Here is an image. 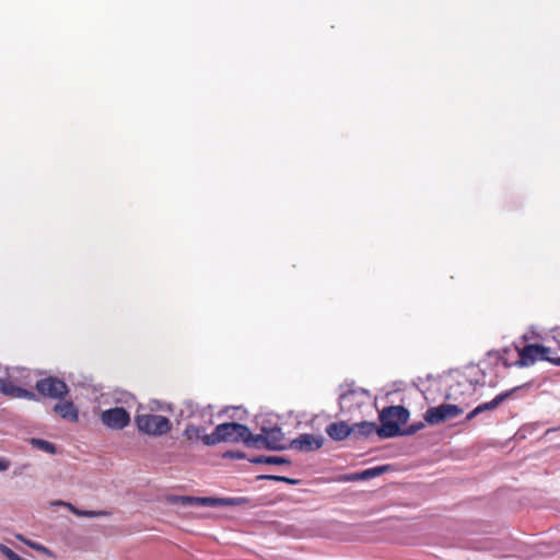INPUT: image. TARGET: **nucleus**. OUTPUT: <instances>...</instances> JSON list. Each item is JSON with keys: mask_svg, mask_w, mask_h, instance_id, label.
I'll return each mask as SVG.
<instances>
[{"mask_svg": "<svg viewBox=\"0 0 560 560\" xmlns=\"http://www.w3.org/2000/svg\"><path fill=\"white\" fill-rule=\"evenodd\" d=\"M282 440L283 433L278 427L262 428L260 434H254L247 428V447L282 451L287 448Z\"/></svg>", "mask_w": 560, "mask_h": 560, "instance_id": "obj_1", "label": "nucleus"}, {"mask_svg": "<svg viewBox=\"0 0 560 560\" xmlns=\"http://www.w3.org/2000/svg\"><path fill=\"white\" fill-rule=\"evenodd\" d=\"M135 423L140 432L152 436H161L172 430L171 420L167 417L161 415H136Z\"/></svg>", "mask_w": 560, "mask_h": 560, "instance_id": "obj_2", "label": "nucleus"}, {"mask_svg": "<svg viewBox=\"0 0 560 560\" xmlns=\"http://www.w3.org/2000/svg\"><path fill=\"white\" fill-rule=\"evenodd\" d=\"M245 436V425L236 422H226L217 425L211 434H205L202 442L206 445H215L220 442H236Z\"/></svg>", "mask_w": 560, "mask_h": 560, "instance_id": "obj_3", "label": "nucleus"}, {"mask_svg": "<svg viewBox=\"0 0 560 560\" xmlns=\"http://www.w3.org/2000/svg\"><path fill=\"white\" fill-rule=\"evenodd\" d=\"M538 360L552 363L555 357H551V349L549 347L530 343L518 349V360L515 362V365L520 368L530 366Z\"/></svg>", "mask_w": 560, "mask_h": 560, "instance_id": "obj_4", "label": "nucleus"}, {"mask_svg": "<svg viewBox=\"0 0 560 560\" xmlns=\"http://www.w3.org/2000/svg\"><path fill=\"white\" fill-rule=\"evenodd\" d=\"M464 412L457 405L442 404L438 407L429 408L424 413V420L429 424H439L448 419H453Z\"/></svg>", "mask_w": 560, "mask_h": 560, "instance_id": "obj_5", "label": "nucleus"}, {"mask_svg": "<svg viewBox=\"0 0 560 560\" xmlns=\"http://www.w3.org/2000/svg\"><path fill=\"white\" fill-rule=\"evenodd\" d=\"M35 387L40 395L55 399L62 398L69 393L68 385L54 376L37 381Z\"/></svg>", "mask_w": 560, "mask_h": 560, "instance_id": "obj_6", "label": "nucleus"}, {"mask_svg": "<svg viewBox=\"0 0 560 560\" xmlns=\"http://www.w3.org/2000/svg\"><path fill=\"white\" fill-rule=\"evenodd\" d=\"M100 419L103 424L113 430H121L130 423V415L122 407H114L102 411Z\"/></svg>", "mask_w": 560, "mask_h": 560, "instance_id": "obj_7", "label": "nucleus"}, {"mask_svg": "<svg viewBox=\"0 0 560 560\" xmlns=\"http://www.w3.org/2000/svg\"><path fill=\"white\" fill-rule=\"evenodd\" d=\"M424 428V423L421 421L415 422L409 427L401 429L397 422H385L383 427L377 430L380 439H390L396 436H409L413 435L418 431Z\"/></svg>", "mask_w": 560, "mask_h": 560, "instance_id": "obj_8", "label": "nucleus"}, {"mask_svg": "<svg viewBox=\"0 0 560 560\" xmlns=\"http://www.w3.org/2000/svg\"><path fill=\"white\" fill-rule=\"evenodd\" d=\"M410 412L405 406H388L380 412V421L383 427L385 422H397L399 427L407 423Z\"/></svg>", "mask_w": 560, "mask_h": 560, "instance_id": "obj_9", "label": "nucleus"}, {"mask_svg": "<svg viewBox=\"0 0 560 560\" xmlns=\"http://www.w3.org/2000/svg\"><path fill=\"white\" fill-rule=\"evenodd\" d=\"M324 444V438L323 436H315L310 433H304L299 435L298 438L293 439L290 442L289 447L292 450H296L300 452H312L319 450Z\"/></svg>", "mask_w": 560, "mask_h": 560, "instance_id": "obj_10", "label": "nucleus"}, {"mask_svg": "<svg viewBox=\"0 0 560 560\" xmlns=\"http://www.w3.org/2000/svg\"><path fill=\"white\" fill-rule=\"evenodd\" d=\"M390 470H392L390 465L376 466V467L368 468L362 471L342 475L339 477V481L352 482V481L369 480V479L376 478V477H378L385 472H388Z\"/></svg>", "mask_w": 560, "mask_h": 560, "instance_id": "obj_11", "label": "nucleus"}, {"mask_svg": "<svg viewBox=\"0 0 560 560\" xmlns=\"http://www.w3.org/2000/svg\"><path fill=\"white\" fill-rule=\"evenodd\" d=\"M0 392L12 398L36 399V395L32 390L15 386L9 378L0 377Z\"/></svg>", "mask_w": 560, "mask_h": 560, "instance_id": "obj_12", "label": "nucleus"}, {"mask_svg": "<svg viewBox=\"0 0 560 560\" xmlns=\"http://www.w3.org/2000/svg\"><path fill=\"white\" fill-rule=\"evenodd\" d=\"M325 431L332 441L340 442L351 436L354 428L346 421H337L328 424Z\"/></svg>", "mask_w": 560, "mask_h": 560, "instance_id": "obj_13", "label": "nucleus"}, {"mask_svg": "<svg viewBox=\"0 0 560 560\" xmlns=\"http://www.w3.org/2000/svg\"><path fill=\"white\" fill-rule=\"evenodd\" d=\"M525 385L516 386L512 389L505 390L497 395L492 400L478 405L476 408L479 413L491 411L498 408L506 399L511 398L514 393L522 389Z\"/></svg>", "mask_w": 560, "mask_h": 560, "instance_id": "obj_14", "label": "nucleus"}, {"mask_svg": "<svg viewBox=\"0 0 560 560\" xmlns=\"http://www.w3.org/2000/svg\"><path fill=\"white\" fill-rule=\"evenodd\" d=\"M54 411L62 419L70 422H77L79 419V411L74 404L70 400H62L55 405Z\"/></svg>", "mask_w": 560, "mask_h": 560, "instance_id": "obj_15", "label": "nucleus"}, {"mask_svg": "<svg viewBox=\"0 0 560 560\" xmlns=\"http://www.w3.org/2000/svg\"><path fill=\"white\" fill-rule=\"evenodd\" d=\"M180 502L183 504H189V505H206V506H218L226 503V500L224 499H217V498H200V497H180Z\"/></svg>", "mask_w": 560, "mask_h": 560, "instance_id": "obj_16", "label": "nucleus"}, {"mask_svg": "<svg viewBox=\"0 0 560 560\" xmlns=\"http://www.w3.org/2000/svg\"><path fill=\"white\" fill-rule=\"evenodd\" d=\"M352 427L354 428V431H352V435L355 440H359L361 438H369L374 432L377 433V430L380 429V427H377L375 422L370 421L357 422Z\"/></svg>", "mask_w": 560, "mask_h": 560, "instance_id": "obj_17", "label": "nucleus"}, {"mask_svg": "<svg viewBox=\"0 0 560 560\" xmlns=\"http://www.w3.org/2000/svg\"><path fill=\"white\" fill-rule=\"evenodd\" d=\"M247 462L252 464H266V465H291V460L283 456H247Z\"/></svg>", "mask_w": 560, "mask_h": 560, "instance_id": "obj_18", "label": "nucleus"}, {"mask_svg": "<svg viewBox=\"0 0 560 560\" xmlns=\"http://www.w3.org/2000/svg\"><path fill=\"white\" fill-rule=\"evenodd\" d=\"M57 504L58 505L67 506L69 509V511L72 512L74 515L82 516V517H100V516H107L109 514L106 511L80 510V509L75 508L73 504L66 503V502H62V501L57 502Z\"/></svg>", "mask_w": 560, "mask_h": 560, "instance_id": "obj_19", "label": "nucleus"}, {"mask_svg": "<svg viewBox=\"0 0 560 560\" xmlns=\"http://www.w3.org/2000/svg\"><path fill=\"white\" fill-rule=\"evenodd\" d=\"M184 434L190 441L198 440V439L202 440V436H203V435H201V429L196 425H188L185 429Z\"/></svg>", "mask_w": 560, "mask_h": 560, "instance_id": "obj_20", "label": "nucleus"}, {"mask_svg": "<svg viewBox=\"0 0 560 560\" xmlns=\"http://www.w3.org/2000/svg\"><path fill=\"white\" fill-rule=\"evenodd\" d=\"M32 443L36 445L38 448L47 452V453H55V445L48 441L40 440V439H33Z\"/></svg>", "mask_w": 560, "mask_h": 560, "instance_id": "obj_21", "label": "nucleus"}, {"mask_svg": "<svg viewBox=\"0 0 560 560\" xmlns=\"http://www.w3.org/2000/svg\"><path fill=\"white\" fill-rule=\"evenodd\" d=\"M0 552L8 559V560H25L21 558L18 553H15L11 548H9L5 545H0Z\"/></svg>", "mask_w": 560, "mask_h": 560, "instance_id": "obj_22", "label": "nucleus"}, {"mask_svg": "<svg viewBox=\"0 0 560 560\" xmlns=\"http://www.w3.org/2000/svg\"><path fill=\"white\" fill-rule=\"evenodd\" d=\"M0 552L8 559V560H25L21 558L18 553H15L11 548H9L5 545H0Z\"/></svg>", "mask_w": 560, "mask_h": 560, "instance_id": "obj_23", "label": "nucleus"}, {"mask_svg": "<svg viewBox=\"0 0 560 560\" xmlns=\"http://www.w3.org/2000/svg\"><path fill=\"white\" fill-rule=\"evenodd\" d=\"M255 479L256 480H273V481H279V479H282V476H278V475H259V476H256Z\"/></svg>", "mask_w": 560, "mask_h": 560, "instance_id": "obj_24", "label": "nucleus"}, {"mask_svg": "<svg viewBox=\"0 0 560 560\" xmlns=\"http://www.w3.org/2000/svg\"><path fill=\"white\" fill-rule=\"evenodd\" d=\"M354 394L353 390H348L346 393H342L339 397V404H340V408L343 409V404L346 401V399L349 397V396H352Z\"/></svg>", "mask_w": 560, "mask_h": 560, "instance_id": "obj_25", "label": "nucleus"}, {"mask_svg": "<svg viewBox=\"0 0 560 560\" xmlns=\"http://www.w3.org/2000/svg\"><path fill=\"white\" fill-rule=\"evenodd\" d=\"M279 482H284V483H288V485L295 486V485L300 483V480L282 476V479H279Z\"/></svg>", "mask_w": 560, "mask_h": 560, "instance_id": "obj_26", "label": "nucleus"}, {"mask_svg": "<svg viewBox=\"0 0 560 560\" xmlns=\"http://www.w3.org/2000/svg\"><path fill=\"white\" fill-rule=\"evenodd\" d=\"M224 458H243L244 455L242 453H235V452H225L223 454Z\"/></svg>", "mask_w": 560, "mask_h": 560, "instance_id": "obj_27", "label": "nucleus"}, {"mask_svg": "<svg viewBox=\"0 0 560 560\" xmlns=\"http://www.w3.org/2000/svg\"><path fill=\"white\" fill-rule=\"evenodd\" d=\"M10 467V462L5 458H0V471H5Z\"/></svg>", "mask_w": 560, "mask_h": 560, "instance_id": "obj_28", "label": "nucleus"}, {"mask_svg": "<svg viewBox=\"0 0 560 560\" xmlns=\"http://www.w3.org/2000/svg\"><path fill=\"white\" fill-rule=\"evenodd\" d=\"M478 415H480L477 410V408H474L467 416H466V421H470L472 420L474 418H476Z\"/></svg>", "mask_w": 560, "mask_h": 560, "instance_id": "obj_29", "label": "nucleus"}, {"mask_svg": "<svg viewBox=\"0 0 560 560\" xmlns=\"http://www.w3.org/2000/svg\"><path fill=\"white\" fill-rule=\"evenodd\" d=\"M552 364L560 366V357H555V361H552Z\"/></svg>", "mask_w": 560, "mask_h": 560, "instance_id": "obj_30", "label": "nucleus"}, {"mask_svg": "<svg viewBox=\"0 0 560 560\" xmlns=\"http://www.w3.org/2000/svg\"><path fill=\"white\" fill-rule=\"evenodd\" d=\"M32 548H35V549H39V547H37L35 544H30L27 542Z\"/></svg>", "mask_w": 560, "mask_h": 560, "instance_id": "obj_31", "label": "nucleus"}]
</instances>
